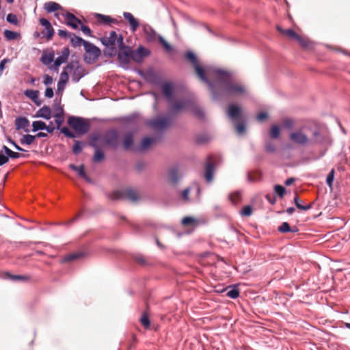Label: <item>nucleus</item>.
Instances as JSON below:
<instances>
[{"mask_svg":"<svg viewBox=\"0 0 350 350\" xmlns=\"http://www.w3.org/2000/svg\"><path fill=\"white\" fill-rule=\"evenodd\" d=\"M25 95L28 98H31L37 105H40V103H38L36 100L38 98V91L33 90H27L25 91Z\"/></svg>","mask_w":350,"mask_h":350,"instance_id":"72a5a7b5","label":"nucleus"},{"mask_svg":"<svg viewBox=\"0 0 350 350\" xmlns=\"http://www.w3.org/2000/svg\"><path fill=\"white\" fill-rule=\"evenodd\" d=\"M8 278L12 281H19V280H27L28 278L21 275H12L9 273H6Z\"/></svg>","mask_w":350,"mask_h":350,"instance_id":"09e8293b","label":"nucleus"},{"mask_svg":"<svg viewBox=\"0 0 350 350\" xmlns=\"http://www.w3.org/2000/svg\"><path fill=\"white\" fill-rule=\"evenodd\" d=\"M69 167H70L71 170H74V171L77 172V174H78V175H79L80 177H81V176H85V170H84V165H80V166H77V165H74V164H70V165H69Z\"/></svg>","mask_w":350,"mask_h":350,"instance_id":"a19ab883","label":"nucleus"},{"mask_svg":"<svg viewBox=\"0 0 350 350\" xmlns=\"http://www.w3.org/2000/svg\"><path fill=\"white\" fill-rule=\"evenodd\" d=\"M332 143L329 135L317 125L311 129V137L309 138L310 145L329 146Z\"/></svg>","mask_w":350,"mask_h":350,"instance_id":"7ed1b4c3","label":"nucleus"},{"mask_svg":"<svg viewBox=\"0 0 350 350\" xmlns=\"http://www.w3.org/2000/svg\"><path fill=\"white\" fill-rule=\"evenodd\" d=\"M118 39V34L115 31H111L109 36H103L100 38V42L104 46L116 45V40Z\"/></svg>","mask_w":350,"mask_h":350,"instance_id":"412c9836","label":"nucleus"},{"mask_svg":"<svg viewBox=\"0 0 350 350\" xmlns=\"http://www.w3.org/2000/svg\"><path fill=\"white\" fill-rule=\"evenodd\" d=\"M36 139V136L29 134L24 135L20 139L22 145H31Z\"/></svg>","mask_w":350,"mask_h":350,"instance_id":"f704fd0d","label":"nucleus"},{"mask_svg":"<svg viewBox=\"0 0 350 350\" xmlns=\"http://www.w3.org/2000/svg\"><path fill=\"white\" fill-rule=\"evenodd\" d=\"M83 47L85 52L90 55L89 57L87 56L85 57V60L87 63L91 64L98 59L101 53L98 47L88 41L84 43Z\"/></svg>","mask_w":350,"mask_h":350,"instance_id":"423d86ee","label":"nucleus"},{"mask_svg":"<svg viewBox=\"0 0 350 350\" xmlns=\"http://www.w3.org/2000/svg\"><path fill=\"white\" fill-rule=\"evenodd\" d=\"M210 160H211V157H208V161L206 164L204 173V178L208 183L213 180L215 172V164Z\"/></svg>","mask_w":350,"mask_h":350,"instance_id":"6ab92c4d","label":"nucleus"},{"mask_svg":"<svg viewBox=\"0 0 350 350\" xmlns=\"http://www.w3.org/2000/svg\"><path fill=\"white\" fill-rule=\"evenodd\" d=\"M53 108L55 111L53 117L55 118V122L57 125L56 129H60V126L64 121V110L63 107L58 104H55Z\"/></svg>","mask_w":350,"mask_h":350,"instance_id":"dca6fc26","label":"nucleus"},{"mask_svg":"<svg viewBox=\"0 0 350 350\" xmlns=\"http://www.w3.org/2000/svg\"><path fill=\"white\" fill-rule=\"evenodd\" d=\"M45 124H46L45 122H44L42 121H40V120L33 122V123H32V131L36 132L38 131L44 130Z\"/></svg>","mask_w":350,"mask_h":350,"instance_id":"58836bf2","label":"nucleus"},{"mask_svg":"<svg viewBox=\"0 0 350 350\" xmlns=\"http://www.w3.org/2000/svg\"><path fill=\"white\" fill-rule=\"evenodd\" d=\"M74 68L72 64H68L61 73L60 79H65L66 81L68 80V73L67 70L71 71Z\"/></svg>","mask_w":350,"mask_h":350,"instance_id":"ea45409f","label":"nucleus"},{"mask_svg":"<svg viewBox=\"0 0 350 350\" xmlns=\"http://www.w3.org/2000/svg\"><path fill=\"white\" fill-rule=\"evenodd\" d=\"M132 53L133 50L130 46L124 48V49H120L117 55L121 67L125 68L129 64L130 59H132Z\"/></svg>","mask_w":350,"mask_h":350,"instance_id":"9d476101","label":"nucleus"},{"mask_svg":"<svg viewBox=\"0 0 350 350\" xmlns=\"http://www.w3.org/2000/svg\"><path fill=\"white\" fill-rule=\"evenodd\" d=\"M85 75V69L81 66H77L73 70V73L72 75V80L73 82L77 83L82 77H84Z\"/></svg>","mask_w":350,"mask_h":350,"instance_id":"393cba45","label":"nucleus"},{"mask_svg":"<svg viewBox=\"0 0 350 350\" xmlns=\"http://www.w3.org/2000/svg\"><path fill=\"white\" fill-rule=\"evenodd\" d=\"M236 131L239 135H243L246 131V126L243 122L235 123Z\"/></svg>","mask_w":350,"mask_h":350,"instance_id":"79ce46f5","label":"nucleus"},{"mask_svg":"<svg viewBox=\"0 0 350 350\" xmlns=\"http://www.w3.org/2000/svg\"><path fill=\"white\" fill-rule=\"evenodd\" d=\"M159 43L163 46V48L165 49V50L168 52V53H170L172 50H173V48L172 46V45H170L163 38V36H159Z\"/></svg>","mask_w":350,"mask_h":350,"instance_id":"a18cd8bd","label":"nucleus"},{"mask_svg":"<svg viewBox=\"0 0 350 350\" xmlns=\"http://www.w3.org/2000/svg\"><path fill=\"white\" fill-rule=\"evenodd\" d=\"M137 119V115L133 114V115H131V116L125 118L124 120H125V122L127 124H136Z\"/></svg>","mask_w":350,"mask_h":350,"instance_id":"052dcab7","label":"nucleus"},{"mask_svg":"<svg viewBox=\"0 0 350 350\" xmlns=\"http://www.w3.org/2000/svg\"><path fill=\"white\" fill-rule=\"evenodd\" d=\"M90 146L95 148V153L92 158V161L94 163H99L105 159L104 152L101 149H100L96 144L94 143H91Z\"/></svg>","mask_w":350,"mask_h":350,"instance_id":"b1692460","label":"nucleus"},{"mask_svg":"<svg viewBox=\"0 0 350 350\" xmlns=\"http://www.w3.org/2000/svg\"><path fill=\"white\" fill-rule=\"evenodd\" d=\"M185 57L192 65L200 79L208 85L214 100H220L226 96H239L246 92L243 85L233 82L230 72L216 68L208 70L207 72L211 73L214 79L212 81L206 76L204 68L199 64L193 52L187 51Z\"/></svg>","mask_w":350,"mask_h":350,"instance_id":"f257e3e1","label":"nucleus"},{"mask_svg":"<svg viewBox=\"0 0 350 350\" xmlns=\"http://www.w3.org/2000/svg\"><path fill=\"white\" fill-rule=\"evenodd\" d=\"M285 34L289 38L297 40L299 37V35L292 29H288L285 31Z\"/></svg>","mask_w":350,"mask_h":350,"instance_id":"680f3d73","label":"nucleus"},{"mask_svg":"<svg viewBox=\"0 0 350 350\" xmlns=\"http://www.w3.org/2000/svg\"><path fill=\"white\" fill-rule=\"evenodd\" d=\"M105 48L103 50V54L105 57H113L117 55V49L116 45L105 46Z\"/></svg>","mask_w":350,"mask_h":350,"instance_id":"7c9ffc66","label":"nucleus"},{"mask_svg":"<svg viewBox=\"0 0 350 350\" xmlns=\"http://www.w3.org/2000/svg\"><path fill=\"white\" fill-rule=\"evenodd\" d=\"M40 24L44 27L42 31L43 37H46L48 40H51L54 34V29L49 20L44 18L39 19Z\"/></svg>","mask_w":350,"mask_h":350,"instance_id":"2eb2a0df","label":"nucleus"},{"mask_svg":"<svg viewBox=\"0 0 350 350\" xmlns=\"http://www.w3.org/2000/svg\"><path fill=\"white\" fill-rule=\"evenodd\" d=\"M241 213L243 216H246V217L250 216L252 213V208L250 205L245 206L243 207V208L242 209Z\"/></svg>","mask_w":350,"mask_h":350,"instance_id":"e2e57ef3","label":"nucleus"},{"mask_svg":"<svg viewBox=\"0 0 350 350\" xmlns=\"http://www.w3.org/2000/svg\"><path fill=\"white\" fill-rule=\"evenodd\" d=\"M299 43V44L304 47V48H306L309 45V42L307 39H305L302 37H301L300 36H299V37L297 38V39L296 40Z\"/></svg>","mask_w":350,"mask_h":350,"instance_id":"774afa93","label":"nucleus"},{"mask_svg":"<svg viewBox=\"0 0 350 350\" xmlns=\"http://www.w3.org/2000/svg\"><path fill=\"white\" fill-rule=\"evenodd\" d=\"M64 16L66 20V24L71 27L73 29H77L79 25L81 24V20L72 13L66 12Z\"/></svg>","mask_w":350,"mask_h":350,"instance_id":"a211bd4d","label":"nucleus"},{"mask_svg":"<svg viewBox=\"0 0 350 350\" xmlns=\"http://www.w3.org/2000/svg\"><path fill=\"white\" fill-rule=\"evenodd\" d=\"M290 139L298 145H310L309 137L301 131L292 132L290 134Z\"/></svg>","mask_w":350,"mask_h":350,"instance_id":"9b49d317","label":"nucleus"},{"mask_svg":"<svg viewBox=\"0 0 350 350\" xmlns=\"http://www.w3.org/2000/svg\"><path fill=\"white\" fill-rule=\"evenodd\" d=\"M29 121L26 117H18L15 120V126L16 130L25 129V127L28 126Z\"/></svg>","mask_w":350,"mask_h":350,"instance_id":"bb28decb","label":"nucleus"},{"mask_svg":"<svg viewBox=\"0 0 350 350\" xmlns=\"http://www.w3.org/2000/svg\"><path fill=\"white\" fill-rule=\"evenodd\" d=\"M70 38V44L73 47L79 46L81 44H84L86 40H83L81 37L76 36L75 33H72Z\"/></svg>","mask_w":350,"mask_h":350,"instance_id":"2f4dec72","label":"nucleus"},{"mask_svg":"<svg viewBox=\"0 0 350 350\" xmlns=\"http://www.w3.org/2000/svg\"><path fill=\"white\" fill-rule=\"evenodd\" d=\"M132 53V59L137 63H140L144 57L150 54V51L142 46H139L137 50H133Z\"/></svg>","mask_w":350,"mask_h":350,"instance_id":"4468645a","label":"nucleus"},{"mask_svg":"<svg viewBox=\"0 0 350 350\" xmlns=\"http://www.w3.org/2000/svg\"><path fill=\"white\" fill-rule=\"evenodd\" d=\"M4 36L8 40H16L20 38L21 35L18 32L5 29L3 32Z\"/></svg>","mask_w":350,"mask_h":350,"instance_id":"c9c22d12","label":"nucleus"},{"mask_svg":"<svg viewBox=\"0 0 350 350\" xmlns=\"http://www.w3.org/2000/svg\"><path fill=\"white\" fill-rule=\"evenodd\" d=\"M3 150L5 152V154H8V159H18L20 157H25L23 154H21L18 152H16L10 150L8 147L6 146H3Z\"/></svg>","mask_w":350,"mask_h":350,"instance_id":"473e14b6","label":"nucleus"},{"mask_svg":"<svg viewBox=\"0 0 350 350\" xmlns=\"http://www.w3.org/2000/svg\"><path fill=\"white\" fill-rule=\"evenodd\" d=\"M81 256H83V253L71 254L66 256L63 258V261L64 262L72 261V260H74L75 259H78V258H81Z\"/></svg>","mask_w":350,"mask_h":350,"instance_id":"de8ad7c7","label":"nucleus"},{"mask_svg":"<svg viewBox=\"0 0 350 350\" xmlns=\"http://www.w3.org/2000/svg\"><path fill=\"white\" fill-rule=\"evenodd\" d=\"M36 118H42L44 120H49L51 118V109L47 105H44L38 109L35 115Z\"/></svg>","mask_w":350,"mask_h":350,"instance_id":"4be33fe9","label":"nucleus"},{"mask_svg":"<svg viewBox=\"0 0 350 350\" xmlns=\"http://www.w3.org/2000/svg\"><path fill=\"white\" fill-rule=\"evenodd\" d=\"M118 44L119 49H124V48L128 47L129 46L125 45L124 43V38L122 34L118 35V39L116 40V44Z\"/></svg>","mask_w":350,"mask_h":350,"instance_id":"bf43d9fd","label":"nucleus"},{"mask_svg":"<svg viewBox=\"0 0 350 350\" xmlns=\"http://www.w3.org/2000/svg\"><path fill=\"white\" fill-rule=\"evenodd\" d=\"M180 178L181 177L178 174V167L175 165L168 170L165 178L169 185L176 186Z\"/></svg>","mask_w":350,"mask_h":350,"instance_id":"f8f14e48","label":"nucleus"},{"mask_svg":"<svg viewBox=\"0 0 350 350\" xmlns=\"http://www.w3.org/2000/svg\"><path fill=\"white\" fill-rule=\"evenodd\" d=\"M280 130L278 126L273 125L271 127L270 132V137L273 139H277L279 137Z\"/></svg>","mask_w":350,"mask_h":350,"instance_id":"3c124183","label":"nucleus"},{"mask_svg":"<svg viewBox=\"0 0 350 350\" xmlns=\"http://www.w3.org/2000/svg\"><path fill=\"white\" fill-rule=\"evenodd\" d=\"M70 55V50L68 47H65L62 49L61 55H59L62 59L67 62Z\"/></svg>","mask_w":350,"mask_h":350,"instance_id":"69168bd1","label":"nucleus"},{"mask_svg":"<svg viewBox=\"0 0 350 350\" xmlns=\"http://www.w3.org/2000/svg\"><path fill=\"white\" fill-rule=\"evenodd\" d=\"M142 26L143 31L146 35V40L148 42H154L157 40L159 41V37L161 36L158 34L150 25L148 24H143Z\"/></svg>","mask_w":350,"mask_h":350,"instance_id":"ddd939ff","label":"nucleus"},{"mask_svg":"<svg viewBox=\"0 0 350 350\" xmlns=\"http://www.w3.org/2000/svg\"><path fill=\"white\" fill-rule=\"evenodd\" d=\"M106 144L112 148H117L119 146V134L116 129H112L106 132L104 136Z\"/></svg>","mask_w":350,"mask_h":350,"instance_id":"1a4fd4ad","label":"nucleus"},{"mask_svg":"<svg viewBox=\"0 0 350 350\" xmlns=\"http://www.w3.org/2000/svg\"><path fill=\"white\" fill-rule=\"evenodd\" d=\"M6 21L12 25H18V20L16 14L10 13L7 15Z\"/></svg>","mask_w":350,"mask_h":350,"instance_id":"8fccbe9b","label":"nucleus"},{"mask_svg":"<svg viewBox=\"0 0 350 350\" xmlns=\"http://www.w3.org/2000/svg\"><path fill=\"white\" fill-rule=\"evenodd\" d=\"M274 191L280 198H282L285 193V188L282 185H276L274 187Z\"/></svg>","mask_w":350,"mask_h":350,"instance_id":"4d7b16f0","label":"nucleus"},{"mask_svg":"<svg viewBox=\"0 0 350 350\" xmlns=\"http://www.w3.org/2000/svg\"><path fill=\"white\" fill-rule=\"evenodd\" d=\"M155 142L156 139L154 138L148 137H144L139 147V150H144L148 148L150 146Z\"/></svg>","mask_w":350,"mask_h":350,"instance_id":"c756f323","label":"nucleus"},{"mask_svg":"<svg viewBox=\"0 0 350 350\" xmlns=\"http://www.w3.org/2000/svg\"><path fill=\"white\" fill-rule=\"evenodd\" d=\"M140 321L145 328L149 327V326L150 325V321L149 318L146 314L144 313L142 315V317L140 319Z\"/></svg>","mask_w":350,"mask_h":350,"instance_id":"13d9d810","label":"nucleus"},{"mask_svg":"<svg viewBox=\"0 0 350 350\" xmlns=\"http://www.w3.org/2000/svg\"><path fill=\"white\" fill-rule=\"evenodd\" d=\"M174 83L170 81L165 82L162 86V93L167 103L168 114L171 116L190 110L200 119L204 116L203 110L199 107L193 98L191 96H183L179 99L174 97Z\"/></svg>","mask_w":350,"mask_h":350,"instance_id":"f03ea898","label":"nucleus"},{"mask_svg":"<svg viewBox=\"0 0 350 350\" xmlns=\"http://www.w3.org/2000/svg\"><path fill=\"white\" fill-rule=\"evenodd\" d=\"M9 161L8 154H5L3 148L0 150V166L6 164Z\"/></svg>","mask_w":350,"mask_h":350,"instance_id":"6e6d98bb","label":"nucleus"},{"mask_svg":"<svg viewBox=\"0 0 350 350\" xmlns=\"http://www.w3.org/2000/svg\"><path fill=\"white\" fill-rule=\"evenodd\" d=\"M95 18L97 19L99 24L108 25L109 23L117 24L118 21L115 18H111L110 16L104 15L102 14H95Z\"/></svg>","mask_w":350,"mask_h":350,"instance_id":"5701e85b","label":"nucleus"},{"mask_svg":"<svg viewBox=\"0 0 350 350\" xmlns=\"http://www.w3.org/2000/svg\"><path fill=\"white\" fill-rule=\"evenodd\" d=\"M334 174L335 170L334 169H332L331 171L327 174V176L326 178V183L329 187H332L333 185V181L334 179Z\"/></svg>","mask_w":350,"mask_h":350,"instance_id":"603ef678","label":"nucleus"},{"mask_svg":"<svg viewBox=\"0 0 350 350\" xmlns=\"http://www.w3.org/2000/svg\"><path fill=\"white\" fill-rule=\"evenodd\" d=\"M294 202H295V206H297V208L300 209V210L308 211V210H309V209H310L312 208V205L311 204L302 205L301 204V200H299V198L297 195H296L295 197L294 198Z\"/></svg>","mask_w":350,"mask_h":350,"instance_id":"4c0bfd02","label":"nucleus"},{"mask_svg":"<svg viewBox=\"0 0 350 350\" xmlns=\"http://www.w3.org/2000/svg\"><path fill=\"white\" fill-rule=\"evenodd\" d=\"M278 230L281 233H287L290 232L291 230V227L289 224L286 221H284L282 224L278 228Z\"/></svg>","mask_w":350,"mask_h":350,"instance_id":"c03bdc74","label":"nucleus"},{"mask_svg":"<svg viewBox=\"0 0 350 350\" xmlns=\"http://www.w3.org/2000/svg\"><path fill=\"white\" fill-rule=\"evenodd\" d=\"M110 198L113 200H129L131 202H135L138 199V196L133 189H126L113 191L111 193Z\"/></svg>","mask_w":350,"mask_h":350,"instance_id":"39448f33","label":"nucleus"},{"mask_svg":"<svg viewBox=\"0 0 350 350\" xmlns=\"http://www.w3.org/2000/svg\"><path fill=\"white\" fill-rule=\"evenodd\" d=\"M133 259L135 261L142 266H146L148 265L149 263L147 261V260L141 254H136L133 256Z\"/></svg>","mask_w":350,"mask_h":350,"instance_id":"37998d69","label":"nucleus"},{"mask_svg":"<svg viewBox=\"0 0 350 350\" xmlns=\"http://www.w3.org/2000/svg\"><path fill=\"white\" fill-rule=\"evenodd\" d=\"M83 143L81 141H76L72 147V152L75 154H79L83 149Z\"/></svg>","mask_w":350,"mask_h":350,"instance_id":"49530a36","label":"nucleus"},{"mask_svg":"<svg viewBox=\"0 0 350 350\" xmlns=\"http://www.w3.org/2000/svg\"><path fill=\"white\" fill-rule=\"evenodd\" d=\"M228 115L233 122L241 120V109L238 105L232 104L230 105L228 109Z\"/></svg>","mask_w":350,"mask_h":350,"instance_id":"f3484780","label":"nucleus"},{"mask_svg":"<svg viewBox=\"0 0 350 350\" xmlns=\"http://www.w3.org/2000/svg\"><path fill=\"white\" fill-rule=\"evenodd\" d=\"M171 124L170 118L166 117L154 118L148 122V124L150 127L159 131L167 129Z\"/></svg>","mask_w":350,"mask_h":350,"instance_id":"6e6552de","label":"nucleus"},{"mask_svg":"<svg viewBox=\"0 0 350 350\" xmlns=\"http://www.w3.org/2000/svg\"><path fill=\"white\" fill-rule=\"evenodd\" d=\"M133 144V134L131 132L127 133L123 139V147L125 150H129Z\"/></svg>","mask_w":350,"mask_h":350,"instance_id":"c85d7f7f","label":"nucleus"},{"mask_svg":"<svg viewBox=\"0 0 350 350\" xmlns=\"http://www.w3.org/2000/svg\"><path fill=\"white\" fill-rule=\"evenodd\" d=\"M226 295L232 299H236L239 296V291L237 287H234L226 293Z\"/></svg>","mask_w":350,"mask_h":350,"instance_id":"864d4df0","label":"nucleus"},{"mask_svg":"<svg viewBox=\"0 0 350 350\" xmlns=\"http://www.w3.org/2000/svg\"><path fill=\"white\" fill-rule=\"evenodd\" d=\"M54 53L50 52L49 53L44 52L41 56L40 62L46 66H49L54 61Z\"/></svg>","mask_w":350,"mask_h":350,"instance_id":"cd10ccee","label":"nucleus"},{"mask_svg":"<svg viewBox=\"0 0 350 350\" xmlns=\"http://www.w3.org/2000/svg\"><path fill=\"white\" fill-rule=\"evenodd\" d=\"M123 16L128 21L131 30L135 32L139 26V21L130 12H123Z\"/></svg>","mask_w":350,"mask_h":350,"instance_id":"aec40b11","label":"nucleus"},{"mask_svg":"<svg viewBox=\"0 0 350 350\" xmlns=\"http://www.w3.org/2000/svg\"><path fill=\"white\" fill-rule=\"evenodd\" d=\"M196 222V219L191 217H185L182 219V224L185 226L192 225Z\"/></svg>","mask_w":350,"mask_h":350,"instance_id":"0e129e2a","label":"nucleus"},{"mask_svg":"<svg viewBox=\"0 0 350 350\" xmlns=\"http://www.w3.org/2000/svg\"><path fill=\"white\" fill-rule=\"evenodd\" d=\"M68 124L77 133L82 135L87 133L90 129V124L88 120L78 116H70L68 119Z\"/></svg>","mask_w":350,"mask_h":350,"instance_id":"20e7f679","label":"nucleus"},{"mask_svg":"<svg viewBox=\"0 0 350 350\" xmlns=\"http://www.w3.org/2000/svg\"><path fill=\"white\" fill-rule=\"evenodd\" d=\"M43 8L48 13H52L57 10H59L62 9V7L59 3L54 1H48L44 4Z\"/></svg>","mask_w":350,"mask_h":350,"instance_id":"a878e982","label":"nucleus"},{"mask_svg":"<svg viewBox=\"0 0 350 350\" xmlns=\"http://www.w3.org/2000/svg\"><path fill=\"white\" fill-rule=\"evenodd\" d=\"M53 65H51L49 66L50 70H53L55 71H57L59 67L64 63L66 62L64 59H62L60 56H58L54 61Z\"/></svg>","mask_w":350,"mask_h":350,"instance_id":"e433bc0d","label":"nucleus"},{"mask_svg":"<svg viewBox=\"0 0 350 350\" xmlns=\"http://www.w3.org/2000/svg\"><path fill=\"white\" fill-rule=\"evenodd\" d=\"M60 131L62 133H63L65 136L69 137V138H74L75 137V135L73 132L70 131L69 129L66 126H64L62 128L60 127Z\"/></svg>","mask_w":350,"mask_h":350,"instance_id":"5fc2aeb1","label":"nucleus"},{"mask_svg":"<svg viewBox=\"0 0 350 350\" xmlns=\"http://www.w3.org/2000/svg\"><path fill=\"white\" fill-rule=\"evenodd\" d=\"M138 73L139 75L143 77L148 83L155 85H161L165 83H161V75L154 71L152 69L148 70L146 72H144L142 70H139Z\"/></svg>","mask_w":350,"mask_h":350,"instance_id":"0eeeda50","label":"nucleus"},{"mask_svg":"<svg viewBox=\"0 0 350 350\" xmlns=\"http://www.w3.org/2000/svg\"><path fill=\"white\" fill-rule=\"evenodd\" d=\"M230 200L233 204H237L241 199V193L236 192L230 196Z\"/></svg>","mask_w":350,"mask_h":350,"instance_id":"338daca9","label":"nucleus"}]
</instances>
